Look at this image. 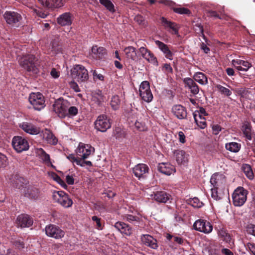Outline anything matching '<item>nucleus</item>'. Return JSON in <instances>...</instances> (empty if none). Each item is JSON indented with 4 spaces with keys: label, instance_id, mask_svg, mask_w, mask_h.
I'll list each match as a JSON object with an SVG mask.
<instances>
[{
    "label": "nucleus",
    "instance_id": "bb28decb",
    "mask_svg": "<svg viewBox=\"0 0 255 255\" xmlns=\"http://www.w3.org/2000/svg\"><path fill=\"white\" fill-rule=\"evenodd\" d=\"M162 26L165 29H170L172 30L175 34H177L178 33V27L176 23L168 20L166 18L164 17H162L160 18Z\"/></svg>",
    "mask_w": 255,
    "mask_h": 255
},
{
    "label": "nucleus",
    "instance_id": "603ef678",
    "mask_svg": "<svg viewBox=\"0 0 255 255\" xmlns=\"http://www.w3.org/2000/svg\"><path fill=\"white\" fill-rule=\"evenodd\" d=\"M190 204L195 208H200L203 204L202 202L200 201L198 198H193L190 201Z\"/></svg>",
    "mask_w": 255,
    "mask_h": 255
},
{
    "label": "nucleus",
    "instance_id": "09e8293b",
    "mask_svg": "<svg viewBox=\"0 0 255 255\" xmlns=\"http://www.w3.org/2000/svg\"><path fill=\"white\" fill-rule=\"evenodd\" d=\"M13 245L15 248L19 250H21L24 248V243L23 239L21 238L15 239L13 241Z\"/></svg>",
    "mask_w": 255,
    "mask_h": 255
},
{
    "label": "nucleus",
    "instance_id": "9d476101",
    "mask_svg": "<svg viewBox=\"0 0 255 255\" xmlns=\"http://www.w3.org/2000/svg\"><path fill=\"white\" fill-rule=\"evenodd\" d=\"M12 144L14 149L17 152L27 150L29 148V144L27 141L19 136H14L13 138Z\"/></svg>",
    "mask_w": 255,
    "mask_h": 255
},
{
    "label": "nucleus",
    "instance_id": "f3484780",
    "mask_svg": "<svg viewBox=\"0 0 255 255\" xmlns=\"http://www.w3.org/2000/svg\"><path fill=\"white\" fill-rule=\"evenodd\" d=\"M152 199L157 202L166 203L171 198V196L165 191H157L150 195Z\"/></svg>",
    "mask_w": 255,
    "mask_h": 255
},
{
    "label": "nucleus",
    "instance_id": "c756f323",
    "mask_svg": "<svg viewBox=\"0 0 255 255\" xmlns=\"http://www.w3.org/2000/svg\"><path fill=\"white\" fill-rule=\"evenodd\" d=\"M42 133L43 138L47 142V143L52 145H55L57 144L58 140L50 130L45 129L43 131Z\"/></svg>",
    "mask_w": 255,
    "mask_h": 255
},
{
    "label": "nucleus",
    "instance_id": "aec40b11",
    "mask_svg": "<svg viewBox=\"0 0 255 255\" xmlns=\"http://www.w3.org/2000/svg\"><path fill=\"white\" fill-rule=\"evenodd\" d=\"M19 127L26 132L30 134H37L40 132V128L31 123L23 122Z\"/></svg>",
    "mask_w": 255,
    "mask_h": 255
},
{
    "label": "nucleus",
    "instance_id": "dca6fc26",
    "mask_svg": "<svg viewBox=\"0 0 255 255\" xmlns=\"http://www.w3.org/2000/svg\"><path fill=\"white\" fill-rule=\"evenodd\" d=\"M21 193L25 197L31 200L37 199L39 196L38 189L29 185L24 187Z\"/></svg>",
    "mask_w": 255,
    "mask_h": 255
},
{
    "label": "nucleus",
    "instance_id": "4d7b16f0",
    "mask_svg": "<svg viewBox=\"0 0 255 255\" xmlns=\"http://www.w3.org/2000/svg\"><path fill=\"white\" fill-rule=\"evenodd\" d=\"M7 164V159L5 155L0 152V167H3Z\"/></svg>",
    "mask_w": 255,
    "mask_h": 255
},
{
    "label": "nucleus",
    "instance_id": "39448f33",
    "mask_svg": "<svg viewBox=\"0 0 255 255\" xmlns=\"http://www.w3.org/2000/svg\"><path fill=\"white\" fill-rule=\"evenodd\" d=\"M52 197L55 202H58L64 207H71L73 204L72 199L67 194L62 191L54 192Z\"/></svg>",
    "mask_w": 255,
    "mask_h": 255
},
{
    "label": "nucleus",
    "instance_id": "e2e57ef3",
    "mask_svg": "<svg viewBox=\"0 0 255 255\" xmlns=\"http://www.w3.org/2000/svg\"><path fill=\"white\" fill-rule=\"evenodd\" d=\"M134 20L136 22H137L139 24L144 25H145V21L144 18L140 15H136L134 17Z\"/></svg>",
    "mask_w": 255,
    "mask_h": 255
},
{
    "label": "nucleus",
    "instance_id": "1a4fd4ad",
    "mask_svg": "<svg viewBox=\"0 0 255 255\" xmlns=\"http://www.w3.org/2000/svg\"><path fill=\"white\" fill-rule=\"evenodd\" d=\"M45 233L48 237L59 239L63 238L65 235V232L59 227L54 225L46 226L45 228Z\"/></svg>",
    "mask_w": 255,
    "mask_h": 255
},
{
    "label": "nucleus",
    "instance_id": "052dcab7",
    "mask_svg": "<svg viewBox=\"0 0 255 255\" xmlns=\"http://www.w3.org/2000/svg\"><path fill=\"white\" fill-rule=\"evenodd\" d=\"M247 232L248 234L255 236V225H248L247 227Z\"/></svg>",
    "mask_w": 255,
    "mask_h": 255
},
{
    "label": "nucleus",
    "instance_id": "20e7f679",
    "mask_svg": "<svg viewBox=\"0 0 255 255\" xmlns=\"http://www.w3.org/2000/svg\"><path fill=\"white\" fill-rule=\"evenodd\" d=\"M28 100L36 110L40 111L45 106L44 97L40 93H31L29 96Z\"/></svg>",
    "mask_w": 255,
    "mask_h": 255
},
{
    "label": "nucleus",
    "instance_id": "de8ad7c7",
    "mask_svg": "<svg viewBox=\"0 0 255 255\" xmlns=\"http://www.w3.org/2000/svg\"><path fill=\"white\" fill-rule=\"evenodd\" d=\"M242 169L249 179H253L254 178V173L250 165H244L242 167Z\"/></svg>",
    "mask_w": 255,
    "mask_h": 255
},
{
    "label": "nucleus",
    "instance_id": "a878e982",
    "mask_svg": "<svg viewBox=\"0 0 255 255\" xmlns=\"http://www.w3.org/2000/svg\"><path fill=\"white\" fill-rule=\"evenodd\" d=\"M183 81L185 87H187L193 94L196 95L199 93V87L193 79L190 78H186L184 79Z\"/></svg>",
    "mask_w": 255,
    "mask_h": 255
},
{
    "label": "nucleus",
    "instance_id": "ddd939ff",
    "mask_svg": "<svg viewBox=\"0 0 255 255\" xmlns=\"http://www.w3.org/2000/svg\"><path fill=\"white\" fill-rule=\"evenodd\" d=\"M139 52L143 58L145 59L148 62L157 66L158 61L153 53L144 47H141L139 48Z\"/></svg>",
    "mask_w": 255,
    "mask_h": 255
},
{
    "label": "nucleus",
    "instance_id": "6e6d98bb",
    "mask_svg": "<svg viewBox=\"0 0 255 255\" xmlns=\"http://www.w3.org/2000/svg\"><path fill=\"white\" fill-rule=\"evenodd\" d=\"M92 220L96 223L97 229L98 230H102L103 229L101 218H98L96 216H94L92 217Z\"/></svg>",
    "mask_w": 255,
    "mask_h": 255
},
{
    "label": "nucleus",
    "instance_id": "7c9ffc66",
    "mask_svg": "<svg viewBox=\"0 0 255 255\" xmlns=\"http://www.w3.org/2000/svg\"><path fill=\"white\" fill-rule=\"evenodd\" d=\"M174 155L178 164H184L188 160L187 155L183 150H175L174 152Z\"/></svg>",
    "mask_w": 255,
    "mask_h": 255
},
{
    "label": "nucleus",
    "instance_id": "4468645a",
    "mask_svg": "<svg viewBox=\"0 0 255 255\" xmlns=\"http://www.w3.org/2000/svg\"><path fill=\"white\" fill-rule=\"evenodd\" d=\"M91 147L90 145L81 142L76 150V155L78 157L85 159L91 154Z\"/></svg>",
    "mask_w": 255,
    "mask_h": 255
},
{
    "label": "nucleus",
    "instance_id": "58836bf2",
    "mask_svg": "<svg viewBox=\"0 0 255 255\" xmlns=\"http://www.w3.org/2000/svg\"><path fill=\"white\" fill-rule=\"evenodd\" d=\"M36 154L39 157V158H40L43 160V162L47 164H51L49 155L46 153L42 148H39L37 149Z\"/></svg>",
    "mask_w": 255,
    "mask_h": 255
},
{
    "label": "nucleus",
    "instance_id": "2eb2a0df",
    "mask_svg": "<svg viewBox=\"0 0 255 255\" xmlns=\"http://www.w3.org/2000/svg\"><path fill=\"white\" fill-rule=\"evenodd\" d=\"M3 17L8 24L11 25L17 23L22 18L19 13L11 11H6L3 14Z\"/></svg>",
    "mask_w": 255,
    "mask_h": 255
},
{
    "label": "nucleus",
    "instance_id": "72a5a7b5",
    "mask_svg": "<svg viewBox=\"0 0 255 255\" xmlns=\"http://www.w3.org/2000/svg\"><path fill=\"white\" fill-rule=\"evenodd\" d=\"M92 53L96 58L101 59L106 54V50L103 47L94 45L92 48Z\"/></svg>",
    "mask_w": 255,
    "mask_h": 255
},
{
    "label": "nucleus",
    "instance_id": "3c124183",
    "mask_svg": "<svg viewBox=\"0 0 255 255\" xmlns=\"http://www.w3.org/2000/svg\"><path fill=\"white\" fill-rule=\"evenodd\" d=\"M216 87L222 94L228 96H229L232 94V92L229 89L226 88L225 87H223L222 85H217Z\"/></svg>",
    "mask_w": 255,
    "mask_h": 255
},
{
    "label": "nucleus",
    "instance_id": "37998d69",
    "mask_svg": "<svg viewBox=\"0 0 255 255\" xmlns=\"http://www.w3.org/2000/svg\"><path fill=\"white\" fill-rule=\"evenodd\" d=\"M121 104V100L117 95L113 96L110 101V105L114 110L119 109Z\"/></svg>",
    "mask_w": 255,
    "mask_h": 255
},
{
    "label": "nucleus",
    "instance_id": "f8f14e48",
    "mask_svg": "<svg viewBox=\"0 0 255 255\" xmlns=\"http://www.w3.org/2000/svg\"><path fill=\"white\" fill-rule=\"evenodd\" d=\"M194 228L198 231L205 234L211 233L213 230V227L209 222L206 220L199 219L197 220L193 225Z\"/></svg>",
    "mask_w": 255,
    "mask_h": 255
},
{
    "label": "nucleus",
    "instance_id": "f704fd0d",
    "mask_svg": "<svg viewBox=\"0 0 255 255\" xmlns=\"http://www.w3.org/2000/svg\"><path fill=\"white\" fill-rule=\"evenodd\" d=\"M27 183L28 181L24 178L16 176L13 184L16 188L22 191L24 187L27 186Z\"/></svg>",
    "mask_w": 255,
    "mask_h": 255
},
{
    "label": "nucleus",
    "instance_id": "5fc2aeb1",
    "mask_svg": "<svg viewBox=\"0 0 255 255\" xmlns=\"http://www.w3.org/2000/svg\"><path fill=\"white\" fill-rule=\"evenodd\" d=\"M134 126L135 128L139 131H145L147 129L145 124L143 122L136 121L134 124Z\"/></svg>",
    "mask_w": 255,
    "mask_h": 255
},
{
    "label": "nucleus",
    "instance_id": "774afa93",
    "mask_svg": "<svg viewBox=\"0 0 255 255\" xmlns=\"http://www.w3.org/2000/svg\"><path fill=\"white\" fill-rule=\"evenodd\" d=\"M163 70H164L167 73H172V68L169 64H165L163 67Z\"/></svg>",
    "mask_w": 255,
    "mask_h": 255
},
{
    "label": "nucleus",
    "instance_id": "c9c22d12",
    "mask_svg": "<svg viewBox=\"0 0 255 255\" xmlns=\"http://www.w3.org/2000/svg\"><path fill=\"white\" fill-rule=\"evenodd\" d=\"M104 98L101 91H95L92 94V101L98 106L102 105Z\"/></svg>",
    "mask_w": 255,
    "mask_h": 255
},
{
    "label": "nucleus",
    "instance_id": "423d86ee",
    "mask_svg": "<svg viewBox=\"0 0 255 255\" xmlns=\"http://www.w3.org/2000/svg\"><path fill=\"white\" fill-rule=\"evenodd\" d=\"M111 127L110 120L106 115H100L95 122V128L101 132H105Z\"/></svg>",
    "mask_w": 255,
    "mask_h": 255
},
{
    "label": "nucleus",
    "instance_id": "69168bd1",
    "mask_svg": "<svg viewBox=\"0 0 255 255\" xmlns=\"http://www.w3.org/2000/svg\"><path fill=\"white\" fill-rule=\"evenodd\" d=\"M32 11L36 14L37 15H38L39 17H42V18H45L47 15V13H45L44 12H43L42 11H40L38 9H36L35 8H33L32 9Z\"/></svg>",
    "mask_w": 255,
    "mask_h": 255
},
{
    "label": "nucleus",
    "instance_id": "49530a36",
    "mask_svg": "<svg viewBox=\"0 0 255 255\" xmlns=\"http://www.w3.org/2000/svg\"><path fill=\"white\" fill-rule=\"evenodd\" d=\"M166 238L169 241L173 242L175 244L178 245H182L185 241V240L181 237L177 236L171 235L170 234H167Z\"/></svg>",
    "mask_w": 255,
    "mask_h": 255
},
{
    "label": "nucleus",
    "instance_id": "4c0bfd02",
    "mask_svg": "<svg viewBox=\"0 0 255 255\" xmlns=\"http://www.w3.org/2000/svg\"><path fill=\"white\" fill-rule=\"evenodd\" d=\"M193 79L201 85H206L208 80L206 76L202 72H196L193 76Z\"/></svg>",
    "mask_w": 255,
    "mask_h": 255
},
{
    "label": "nucleus",
    "instance_id": "0eeeda50",
    "mask_svg": "<svg viewBox=\"0 0 255 255\" xmlns=\"http://www.w3.org/2000/svg\"><path fill=\"white\" fill-rule=\"evenodd\" d=\"M140 96L147 103L150 102L153 99V95L150 89L149 83L147 81H143L139 89Z\"/></svg>",
    "mask_w": 255,
    "mask_h": 255
},
{
    "label": "nucleus",
    "instance_id": "8fccbe9b",
    "mask_svg": "<svg viewBox=\"0 0 255 255\" xmlns=\"http://www.w3.org/2000/svg\"><path fill=\"white\" fill-rule=\"evenodd\" d=\"M76 164L80 166H84L85 165L88 166H92V164L90 161H84V159H83L81 157H78L75 161Z\"/></svg>",
    "mask_w": 255,
    "mask_h": 255
},
{
    "label": "nucleus",
    "instance_id": "e433bc0d",
    "mask_svg": "<svg viewBox=\"0 0 255 255\" xmlns=\"http://www.w3.org/2000/svg\"><path fill=\"white\" fill-rule=\"evenodd\" d=\"M124 52L128 59L132 60L136 59L137 57L136 49L132 46H128L125 48Z\"/></svg>",
    "mask_w": 255,
    "mask_h": 255
},
{
    "label": "nucleus",
    "instance_id": "6e6552de",
    "mask_svg": "<svg viewBox=\"0 0 255 255\" xmlns=\"http://www.w3.org/2000/svg\"><path fill=\"white\" fill-rule=\"evenodd\" d=\"M53 111L57 116L63 118L67 115L68 103L66 101L58 100L53 105Z\"/></svg>",
    "mask_w": 255,
    "mask_h": 255
},
{
    "label": "nucleus",
    "instance_id": "b1692460",
    "mask_svg": "<svg viewBox=\"0 0 255 255\" xmlns=\"http://www.w3.org/2000/svg\"><path fill=\"white\" fill-rule=\"evenodd\" d=\"M44 7L52 8L53 7H61L63 5V0H38Z\"/></svg>",
    "mask_w": 255,
    "mask_h": 255
},
{
    "label": "nucleus",
    "instance_id": "a211bd4d",
    "mask_svg": "<svg viewBox=\"0 0 255 255\" xmlns=\"http://www.w3.org/2000/svg\"><path fill=\"white\" fill-rule=\"evenodd\" d=\"M148 170V167L145 164H138L132 169L134 175L139 179L144 178Z\"/></svg>",
    "mask_w": 255,
    "mask_h": 255
},
{
    "label": "nucleus",
    "instance_id": "ea45409f",
    "mask_svg": "<svg viewBox=\"0 0 255 255\" xmlns=\"http://www.w3.org/2000/svg\"><path fill=\"white\" fill-rule=\"evenodd\" d=\"M241 147L240 144L235 142H229L225 145V148L227 150L235 153L239 151Z\"/></svg>",
    "mask_w": 255,
    "mask_h": 255
},
{
    "label": "nucleus",
    "instance_id": "c03bdc74",
    "mask_svg": "<svg viewBox=\"0 0 255 255\" xmlns=\"http://www.w3.org/2000/svg\"><path fill=\"white\" fill-rule=\"evenodd\" d=\"M222 191L223 190H221L219 188L213 187L211 189L212 197L216 200L221 199L223 197Z\"/></svg>",
    "mask_w": 255,
    "mask_h": 255
},
{
    "label": "nucleus",
    "instance_id": "338daca9",
    "mask_svg": "<svg viewBox=\"0 0 255 255\" xmlns=\"http://www.w3.org/2000/svg\"><path fill=\"white\" fill-rule=\"evenodd\" d=\"M147 246H149L153 249H156L158 247L156 243V240L153 238H152V240H151L149 242V244H148Z\"/></svg>",
    "mask_w": 255,
    "mask_h": 255
},
{
    "label": "nucleus",
    "instance_id": "473e14b6",
    "mask_svg": "<svg viewBox=\"0 0 255 255\" xmlns=\"http://www.w3.org/2000/svg\"><path fill=\"white\" fill-rule=\"evenodd\" d=\"M155 43L160 49V50L164 53V54L165 55V57L169 59H171L172 56V54L171 51L169 50L168 46L159 40H156Z\"/></svg>",
    "mask_w": 255,
    "mask_h": 255
},
{
    "label": "nucleus",
    "instance_id": "680f3d73",
    "mask_svg": "<svg viewBox=\"0 0 255 255\" xmlns=\"http://www.w3.org/2000/svg\"><path fill=\"white\" fill-rule=\"evenodd\" d=\"M78 113V109L74 106L70 107L69 108H68L67 110V114H69L70 116H75Z\"/></svg>",
    "mask_w": 255,
    "mask_h": 255
},
{
    "label": "nucleus",
    "instance_id": "f257e3e1",
    "mask_svg": "<svg viewBox=\"0 0 255 255\" xmlns=\"http://www.w3.org/2000/svg\"><path fill=\"white\" fill-rule=\"evenodd\" d=\"M20 65L27 72L36 74L39 72L37 60L32 54L23 56L18 60Z\"/></svg>",
    "mask_w": 255,
    "mask_h": 255
},
{
    "label": "nucleus",
    "instance_id": "4be33fe9",
    "mask_svg": "<svg viewBox=\"0 0 255 255\" xmlns=\"http://www.w3.org/2000/svg\"><path fill=\"white\" fill-rule=\"evenodd\" d=\"M158 170L167 175H170L175 172V167L168 163H161L158 166Z\"/></svg>",
    "mask_w": 255,
    "mask_h": 255
},
{
    "label": "nucleus",
    "instance_id": "f03ea898",
    "mask_svg": "<svg viewBox=\"0 0 255 255\" xmlns=\"http://www.w3.org/2000/svg\"><path fill=\"white\" fill-rule=\"evenodd\" d=\"M71 75L79 82H85L89 79L87 70L81 65H76L73 67L71 70Z\"/></svg>",
    "mask_w": 255,
    "mask_h": 255
},
{
    "label": "nucleus",
    "instance_id": "7ed1b4c3",
    "mask_svg": "<svg viewBox=\"0 0 255 255\" xmlns=\"http://www.w3.org/2000/svg\"><path fill=\"white\" fill-rule=\"evenodd\" d=\"M248 191L242 187H239L235 190L232 194L233 204L235 206H241L247 200Z\"/></svg>",
    "mask_w": 255,
    "mask_h": 255
},
{
    "label": "nucleus",
    "instance_id": "a18cd8bd",
    "mask_svg": "<svg viewBox=\"0 0 255 255\" xmlns=\"http://www.w3.org/2000/svg\"><path fill=\"white\" fill-rule=\"evenodd\" d=\"M242 130L246 137L251 140L252 138L251 133V126L249 124H245L242 127Z\"/></svg>",
    "mask_w": 255,
    "mask_h": 255
},
{
    "label": "nucleus",
    "instance_id": "bf43d9fd",
    "mask_svg": "<svg viewBox=\"0 0 255 255\" xmlns=\"http://www.w3.org/2000/svg\"><path fill=\"white\" fill-rule=\"evenodd\" d=\"M246 249L250 251L254 255H255V244L254 243H248L245 245Z\"/></svg>",
    "mask_w": 255,
    "mask_h": 255
},
{
    "label": "nucleus",
    "instance_id": "9b49d317",
    "mask_svg": "<svg viewBox=\"0 0 255 255\" xmlns=\"http://www.w3.org/2000/svg\"><path fill=\"white\" fill-rule=\"evenodd\" d=\"M226 181L225 176L219 173L214 174L210 179V183L213 187L219 188L221 190L224 189Z\"/></svg>",
    "mask_w": 255,
    "mask_h": 255
},
{
    "label": "nucleus",
    "instance_id": "6ab92c4d",
    "mask_svg": "<svg viewBox=\"0 0 255 255\" xmlns=\"http://www.w3.org/2000/svg\"><path fill=\"white\" fill-rule=\"evenodd\" d=\"M16 222L21 228L28 227L32 225L33 219L27 215L21 214L17 217Z\"/></svg>",
    "mask_w": 255,
    "mask_h": 255
},
{
    "label": "nucleus",
    "instance_id": "2f4dec72",
    "mask_svg": "<svg viewBox=\"0 0 255 255\" xmlns=\"http://www.w3.org/2000/svg\"><path fill=\"white\" fill-rule=\"evenodd\" d=\"M217 231L219 237L222 240L229 243L231 246L234 244L231 236L226 232V231L223 228L220 227L219 229H218Z\"/></svg>",
    "mask_w": 255,
    "mask_h": 255
},
{
    "label": "nucleus",
    "instance_id": "79ce46f5",
    "mask_svg": "<svg viewBox=\"0 0 255 255\" xmlns=\"http://www.w3.org/2000/svg\"><path fill=\"white\" fill-rule=\"evenodd\" d=\"M99 2L111 13H114L116 11L115 6L110 0H99Z\"/></svg>",
    "mask_w": 255,
    "mask_h": 255
},
{
    "label": "nucleus",
    "instance_id": "a19ab883",
    "mask_svg": "<svg viewBox=\"0 0 255 255\" xmlns=\"http://www.w3.org/2000/svg\"><path fill=\"white\" fill-rule=\"evenodd\" d=\"M194 118L196 124L201 128H204L206 126V120L204 118L202 117V115L198 114L197 115L196 113H194Z\"/></svg>",
    "mask_w": 255,
    "mask_h": 255
},
{
    "label": "nucleus",
    "instance_id": "c85d7f7f",
    "mask_svg": "<svg viewBox=\"0 0 255 255\" xmlns=\"http://www.w3.org/2000/svg\"><path fill=\"white\" fill-rule=\"evenodd\" d=\"M57 22L61 26L69 25L72 23L71 14L69 12H65L57 18Z\"/></svg>",
    "mask_w": 255,
    "mask_h": 255
},
{
    "label": "nucleus",
    "instance_id": "0e129e2a",
    "mask_svg": "<svg viewBox=\"0 0 255 255\" xmlns=\"http://www.w3.org/2000/svg\"><path fill=\"white\" fill-rule=\"evenodd\" d=\"M93 75L94 80L98 79L100 81H104V76L101 74H98L96 70L93 71Z\"/></svg>",
    "mask_w": 255,
    "mask_h": 255
},
{
    "label": "nucleus",
    "instance_id": "13d9d810",
    "mask_svg": "<svg viewBox=\"0 0 255 255\" xmlns=\"http://www.w3.org/2000/svg\"><path fill=\"white\" fill-rule=\"evenodd\" d=\"M152 237L151 236H149L148 235H143L141 237V240L142 242L146 246H147L148 244H149V242L152 240Z\"/></svg>",
    "mask_w": 255,
    "mask_h": 255
},
{
    "label": "nucleus",
    "instance_id": "5701e85b",
    "mask_svg": "<svg viewBox=\"0 0 255 255\" xmlns=\"http://www.w3.org/2000/svg\"><path fill=\"white\" fill-rule=\"evenodd\" d=\"M172 111L173 114L179 119H184L187 116L186 109L180 105L174 106Z\"/></svg>",
    "mask_w": 255,
    "mask_h": 255
},
{
    "label": "nucleus",
    "instance_id": "864d4df0",
    "mask_svg": "<svg viewBox=\"0 0 255 255\" xmlns=\"http://www.w3.org/2000/svg\"><path fill=\"white\" fill-rule=\"evenodd\" d=\"M173 10L175 12L179 14H190L189 9L185 7H175L174 8Z\"/></svg>",
    "mask_w": 255,
    "mask_h": 255
},
{
    "label": "nucleus",
    "instance_id": "cd10ccee",
    "mask_svg": "<svg viewBox=\"0 0 255 255\" xmlns=\"http://www.w3.org/2000/svg\"><path fill=\"white\" fill-rule=\"evenodd\" d=\"M62 52V48L57 39L53 40L50 45L48 52L52 56H54L57 54Z\"/></svg>",
    "mask_w": 255,
    "mask_h": 255
},
{
    "label": "nucleus",
    "instance_id": "393cba45",
    "mask_svg": "<svg viewBox=\"0 0 255 255\" xmlns=\"http://www.w3.org/2000/svg\"><path fill=\"white\" fill-rule=\"evenodd\" d=\"M114 226L122 234H125L127 236H129L132 234V230L131 228L124 222H118Z\"/></svg>",
    "mask_w": 255,
    "mask_h": 255
},
{
    "label": "nucleus",
    "instance_id": "412c9836",
    "mask_svg": "<svg viewBox=\"0 0 255 255\" xmlns=\"http://www.w3.org/2000/svg\"><path fill=\"white\" fill-rule=\"evenodd\" d=\"M232 63L233 66L238 70L247 71L252 67L251 63L241 59H234L232 60Z\"/></svg>",
    "mask_w": 255,
    "mask_h": 255
}]
</instances>
